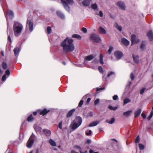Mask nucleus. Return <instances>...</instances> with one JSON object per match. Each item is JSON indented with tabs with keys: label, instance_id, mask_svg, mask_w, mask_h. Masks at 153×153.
Listing matches in <instances>:
<instances>
[{
	"label": "nucleus",
	"instance_id": "f257e3e1",
	"mask_svg": "<svg viewBox=\"0 0 153 153\" xmlns=\"http://www.w3.org/2000/svg\"><path fill=\"white\" fill-rule=\"evenodd\" d=\"M23 25L20 22L15 21L14 22L13 29L14 35L19 36L21 34L23 29Z\"/></svg>",
	"mask_w": 153,
	"mask_h": 153
},
{
	"label": "nucleus",
	"instance_id": "f03ea898",
	"mask_svg": "<svg viewBox=\"0 0 153 153\" xmlns=\"http://www.w3.org/2000/svg\"><path fill=\"white\" fill-rule=\"evenodd\" d=\"M68 38L65 39L61 44V46L63 48V51L65 52H71L74 50V45H68L67 44Z\"/></svg>",
	"mask_w": 153,
	"mask_h": 153
},
{
	"label": "nucleus",
	"instance_id": "7ed1b4c3",
	"mask_svg": "<svg viewBox=\"0 0 153 153\" xmlns=\"http://www.w3.org/2000/svg\"><path fill=\"white\" fill-rule=\"evenodd\" d=\"M82 122V120L81 117L79 116L76 117L70 125L71 129L73 131L75 130L81 124Z\"/></svg>",
	"mask_w": 153,
	"mask_h": 153
},
{
	"label": "nucleus",
	"instance_id": "20e7f679",
	"mask_svg": "<svg viewBox=\"0 0 153 153\" xmlns=\"http://www.w3.org/2000/svg\"><path fill=\"white\" fill-rule=\"evenodd\" d=\"M61 1L65 9L69 12L70 11V8L67 3L69 4L72 5L74 3L73 0H66V1L65 0H61Z\"/></svg>",
	"mask_w": 153,
	"mask_h": 153
},
{
	"label": "nucleus",
	"instance_id": "39448f33",
	"mask_svg": "<svg viewBox=\"0 0 153 153\" xmlns=\"http://www.w3.org/2000/svg\"><path fill=\"white\" fill-rule=\"evenodd\" d=\"M35 137V135L32 134L30 137L27 143V147L28 148H30L32 147L34 142Z\"/></svg>",
	"mask_w": 153,
	"mask_h": 153
},
{
	"label": "nucleus",
	"instance_id": "423d86ee",
	"mask_svg": "<svg viewBox=\"0 0 153 153\" xmlns=\"http://www.w3.org/2000/svg\"><path fill=\"white\" fill-rule=\"evenodd\" d=\"M33 23L28 18L27 21L26 28H29L30 32H32L33 29Z\"/></svg>",
	"mask_w": 153,
	"mask_h": 153
},
{
	"label": "nucleus",
	"instance_id": "0eeeda50",
	"mask_svg": "<svg viewBox=\"0 0 153 153\" xmlns=\"http://www.w3.org/2000/svg\"><path fill=\"white\" fill-rule=\"evenodd\" d=\"M90 38L96 42H99L101 40L99 35L95 34H92Z\"/></svg>",
	"mask_w": 153,
	"mask_h": 153
},
{
	"label": "nucleus",
	"instance_id": "6e6552de",
	"mask_svg": "<svg viewBox=\"0 0 153 153\" xmlns=\"http://www.w3.org/2000/svg\"><path fill=\"white\" fill-rule=\"evenodd\" d=\"M10 74V71L9 69H7L5 71V74H4L2 76L1 81L3 82L5 81L7 78H8Z\"/></svg>",
	"mask_w": 153,
	"mask_h": 153
},
{
	"label": "nucleus",
	"instance_id": "1a4fd4ad",
	"mask_svg": "<svg viewBox=\"0 0 153 153\" xmlns=\"http://www.w3.org/2000/svg\"><path fill=\"white\" fill-rule=\"evenodd\" d=\"M4 14L5 15V16L6 19V20L7 21V32L8 33V41L10 42H12L11 38L10 37V36L8 34V31L10 32V30L9 29V25H8V17L7 15L6 14V13L4 12Z\"/></svg>",
	"mask_w": 153,
	"mask_h": 153
},
{
	"label": "nucleus",
	"instance_id": "9d476101",
	"mask_svg": "<svg viewBox=\"0 0 153 153\" xmlns=\"http://www.w3.org/2000/svg\"><path fill=\"white\" fill-rule=\"evenodd\" d=\"M114 54L116 58L118 60L120 59L123 56L122 52L119 51H116Z\"/></svg>",
	"mask_w": 153,
	"mask_h": 153
},
{
	"label": "nucleus",
	"instance_id": "9b49d317",
	"mask_svg": "<svg viewBox=\"0 0 153 153\" xmlns=\"http://www.w3.org/2000/svg\"><path fill=\"white\" fill-rule=\"evenodd\" d=\"M117 5L121 9L124 10L126 9V5L125 3L122 1H119L117 3Z\"/></svg>",
	"mask_w": 153,
	"mask_h": 153
},
{
	"label": "nucleus",
	"instance_id": "f8f14e48",
	"mask_svg": "<svg viewBox=\"0 0 153 153\" xmlns=\"http://www.w3.org/2000/svg\"><path fill=\"white\" fill-rule=\"evenodd\" d=\"M115 73L114 71H109L108 73L107 76H105V75H104L102 77V79L103 81L106 80L107 77H109L111 76H115Z\"/></svg>",
	"mask_w": 153,
	"mask_h": 153
},
{
	"label": "nucleus",
	"instance_id": "ddd939ff",
	"mask_svg": "<svg viewBox=\"0 0 153 153\" xmlns=\"http://www.w3.org/2000/svg\"><path fill=\"white\" fill-rule=\"evenodd\" d=\"M34 128L37 133H39L42 134V128L36 124L34 125L33 126Z\"/></svg>",
	"mask_w": 153,
	"mask_h": 153
},
{
	"label": "nucleus",
	"instance_id": "4468645a",
	"mask_svg": "<svg viewBox=\"0 0 153 153\" xmlns=\"http://www.w3.org/2000/svg\"><path fill=\"white\" fill-rule=\"evenodd\" d=\"M136 37L135 35L133 34L131 36V45L135 43H137L140 41L139 39H136Z\"/></svg>",
	"mask_w": 153,
	"mask_h": 153
},
{
	"label": "nucleus",
	"instance_id": "2eb2a0df",
	"mask_svg": "<svg viewBox=\"0 0 153 153\" xmlns=\"http://www.w3.org/2000/svg\"><path fill=\"white\" fill-rule=\"evenodd\" d=\"M147 36L150 41H152L153 40V33L152 30L149 31L148 32Z\"/></svg>",
	"mask_w": 153,
	"mask_h": 153
},
{
	"label": "nucleus",
	"instance_id": "dca6fc26",
	"mask_svg": "<svg viewBox=\"0 0 153 153\" xmlns=\"http://www.w3.org/2000/svg\"><path fill=\"white\" fill-rule=\"evenodd\" d=\"M92 0H84L82 2V4L85 7H87L89 5Z\"/></svg>",
	"mask_w": 153,
	"mask_h": 153
},
{
	"label": "nucleus",
	"instance_id": "f3484780",
	"mask_svg": "<svg viewBox=\"0 0 153 153\" xmlns=\"http://www.w3.org/2000/svg\"><path fill=\"white\" fill-rule=\"evenodd\" d=\"M40 111V114L41 115H42L43 116H44V115L48 113L49 111V110H47L46 108H44L42 111L38 110V111Z\"/></svg>",
	"mask_w": 153,
	"mask_h": 153
},
{
	"label": "nucleus",
	"instance_id": "a211bd4d",
	"mask_svg": "<svg viewBox=\"0 0 153 153\" xmlns=\"http://www.w3.org/2000/svg\"><path fill=\"white\" fill-rule=\"evenodd\" d=\"M13 51L15 55L17 57L19 55L20 50L18 47H16L14 49Z\"/></svg>",
	"mask_w": 153,
	"mask_h": 153
},
{
	"label": "nucleus",
	"instance_id": "6ab92c4d",
	"mask_svg": "<svg viewBox=\"0 0 153 153\" xmlns=\"http://www.w3.org/2000/svg\"><path fill=\"white\" fill-rule=\"evenodd\" d=\"M42 131L47 136H50L51 134V131L49 130L44 129H43Z\"/></svg>",
	"mask_w": 153,
	"mask_h": 153
},
{
	"label": "nucleus",
	"instance_id": "aec40b11",
	"mask_svg": "<svg viewBox=\"0 0 153 153\" xmlns=\"http://www.w3.org/2000/svg\"><path fill=\"white\" fill-rule=\"evenodd\" d=\"M132 57L134 62L136 63L139 62V56L138 55H134V54L132 55Z\"/></svg>",
	"mask_w": 153,
	"mask_h": 153
},
{
	"label": "nucleus",
	"instance_id": "412c9836",
	"mask_svg": "<svg viewBox=\"0 0 153 153\" xmlns=\"http://www.w3.org/2000/svg\"><path fill=\"white\" fill-rule=\"evenodd\" d=\"M121 42L126 46L128 45L129 43V41L125 38H123L121 39Z\"/></svg>",
	"mask_w": 153,
	"mask_h": 153
},
{
	"label": "nucleus",
	"instance_id": "4be33fe9",
	"mask_svg": "<svg viewBox=\"0 0 153 153\" xmlns=\"http://www.w3.org/2000/svg\"><path fill=\"white\" fill-rule=\"evenodd\" d=\"M98 30L99 33L102 34H105L106 33V30L102 27L100 26Z\"/></svg>",
	"mask_w": 153,
	"mask_h": 153
},
{
	"label": "nucleus",
	"instance_id": "5701e85b",
	"mask_svg": "<svg viewBox=\"0 0 153 153\" xmlns=\"http://www.w3.org/2000/svg\"><path fill=\"white\" fill-rule=\"evenodd\" d=\"M94 57V56L92 55H91L86 56L85 58V60L86 61H89L93 59Z\"/></svg>",
	"mask_w": 153,
	"mask_h": 153
},
{
	"label": "nucleus",
	"instance_id": "b1692460",
	"mask_svg": "<svg viewBox=\"0 0 153 153\" xmlns=\"http://www.w3.org/2000/svg\"><path fill=\"white\" fill-rule=\"evenodd\" d=\"M100 122L99 121H96L91 123L89 125V127H92L96 126L99 124Z\"/></svg>",
	"mask_w": 153,
	"mask_h": 153
},
{
	"label": "nucleus",
	"instance_id": "393cba45",
	"mask_svg": "<svg viewBox=\"0 0 153 153\" xmlns=\"http://www.w3.org/2000/svg\"><path fill=\"white\" fill-rule=\"evenodd\" d=\"M75 111V109H73L71 110L68 113L67 115V118H69L74 113Z\"/></svg>",
	"mask_w": 153,
	"mask_h": 153
},
{
	"label": "nucleus",
	"instance_id": "a878e982",
	"mask_svg": "<svg viewBox=\"0 0 153 153\" xmlns=\"http://www.w3.org/2000/svg\"><path fill=\"white\" fill-rule=\"evenodd\" d=\"M141 112V109L140 108L137 111H136L134 113L135 117H137L140 114Z\"/></svg>",
	"mask_w": 153,
	"mask_h": 153
},
{
	"label": "nucleus",
	"instance_id": "bb28decb",
	"mask_svg": "<svg viewBox=\"0 0 153 153\" xmlns=\"http://www.w3.org/2000/svg\"><path fill=\"white\" fill-rule=\"evenodd\" d=\"M132 112V110L128 111L123 113V115L125 117H129Z\"/></svg>",
	"mask_w": 153,
	"mask_h": 153
},
{
	"label": "nucleus",
	"instance_id": "cd10ccee",
	"mask_svg": "<svg viewBox=\"0 0 153 153\" xmlns=\"http://www.w3.org/2000/svg\"><path fill=\"white\" fill-rule=\"evenodd\" d=\"M7 14L8 15L10 19L12 18L14 16V13L13 12L10 10H8L7 12Z\"/></svg>",
	"mask_w": 153,
	"mask_h": 153
},
{
	"label": "nucleus",
	"instance_id": "c85d7f7f",
	"mask_svg": "<svg viewBox=\"0 0 153 153\" xmlns=\"http://www.w3.org/2000/svg\"><path fill=\"white\" fill-rule=\"evenodd\" d=\"M56 14L58 16L62 19H64L65 18L64 15L61 12L59 11H57Z\"/></svg>",
	"mask_w": 153,
	"mask_h": 153
},
{
	"label": "nucleus",
	"instance_id": "c756f323",
	"mask_svg": "<svg viewBox=\"0 0 153 153\" xmlns=\"http://www.w3.org/2000/svg\"><path fill=\"white\" fill-rule=\"evenodd\" d=\"M49 143L50 145L53 146H56V144L55 142L52 139H50L49 140Z\"/></svg>",
	"mask_w": 153,
	"mask_h": 153
},
{
	"label": "nucleus",
	"instance_id": "7c9ffc66",
	"mask_svg": "<svg viewBox=\"0 0 153 153\" xmlns=\"http://www.w3.org/2000/svg\"><path fill=\"white\" fill-rule=\"evenodd\" d=\"M87 97V96L86 95H85L82 98V100H81L79 102V105H78V106L79 107H81L82 106L83 104V99H86V98Z\"/></svg>",
	"mask_w": 153,
	"mask_h": 153
},
{
	"label": "nucleus",
	"instance_id": "2f4dec72",
	"mask_svg": "<svg viewBox=\"0 0 153 153\" xmlns=\"http://www.w3.org/2000/svg\"><path fill=\"white\" fill-rule=\"evenodd\" d=\"M146 45V42L143 41L142 42L140 45V48L142 50H144Z\"/></svg>",
	"mask_w": 153,
	"mask_h": 153
},
{
	"label": "nucleus",
	"instance_id": "473e14b6",
	"mask_svg": "<svg viewBox=\"0 0 153 153\" xmlns=\"http://www.w3.org/2000/svg\"><path fill=\"white\" fill-rule=\"evenodd\" d=\"M74 148H76L77 149H79V151L80 153H86L87 152V150H85L84 152H82V151L81 148L79 146L76 145L74 146Z\"/></svg>",
	"mask_w": 153,
	"mask_h": 153
},
{
	"label": "nucleus",
	"instance_id": "72a5a7b5",
	"mask_svg": "<svg viewBox=\"0 0 153 153\" xmlns=\"http://www.w3.org/2000/svg\"><path fill=\"white\" fill-rule=\"evenodd\" d=\"M114 26L115 28L117 29L119 31H122V27L120 25H119L116 22H115V23Z\"/></svg>",
	"mask_w": 153,
	"mask_h": 153
},
{
	"label": "nucleus",
	"instance_id": "f704fd0d",
	"mask_svg": "<svg viewBox=\"0 0 153 153\" xmlns=\"http://www.w3.org/2000/svg\"><path fill=\"white\" fill-rule=\"evenodd\" d=\"M34 119L32 114H31L27 118V120L29 122H32Z\"/></svg>",
	"mask_w": 153,
	"mask_h": 153
},
{
	"label": "nucleus",
	"instance_id": "c9c22d12",
	"mask_svg": "<svg viewBox=\"0 0 153 153\" xmlns=\"http://www.w3.org/2000/svg\"><path fill=\"white\" fill-rule=\"evenodd\" d=\"M132 82L131 81H128V83L127 84L126 87V91H128V90L130 88V86L131 84L132 83Z\"/></svg>",
	"mask_w": 153,
	"mask_h": 153
},
{
	"label": "nucleus",
	"instance_id": "e433bc0d",
	"mask_svg": "<svg viewBox=\"0 0 153 153\" xmlns=\"http://www.w3.org/2000/svg\"><path fill=\"white\" fill-rule=\"evenodd\" d=\"M72 38H76L79 40H80L82 39V37L79 35L77 34H74L72 36Z\"/></svg>",
	"mask_w": 153,
	"mask_h": 153
},
{
	"label": "nucleus",
	"instance_id": "4c0bfd02",
	"mask_svg": "<svg viewBox=\"0 0 153 153\" xmlns=\"http://www.w3.org/2000/svg\"><path fill=\"white\" fill-rule=\"evenodd\" d=\"M131 100L128 98H126L123 100V105H125L127 103L130 102Z\"/></svg>",
	"mask_w": 153,
	"mask_h": 153
},
{
	"label": "nucleus",
	"instance_id": "58836bf2",
	"mask_svg": "<svg viewBox=\"0 0 153 153\" xmlns=\"http://www.w3.org/2000/svg\"><path fill=\"white\" fill-rule=\"evenodd\" d=\"M3 68L4 70L6 69L7 68V65L5 62H3L2 64Z\"/></svg>",
	"mask_w": 153,
	"mask_h": 153
},
{
	"label": "nucleus",
	"instance_id": "ea45409f",
	"mask_svg": "<svg viewBox=\"0 0 153 153\" xmlns=\"http://www.w3.org/2000/svg\"><path fill=\"white\" fill-rule=\"evenodd\" d=\"M68 38L67 39V44L68 45H74V44L73 43V40L72 39H68Z\"/></svg>",
	"mask_w": 153,
	"mask_h": 153
},
{
	"label": "nucleus",
	"instance_id": "a19ab883",
	"mask_svg": "<svg viewBox=\"0 0 153 153\" xmlns=\"http://www.w3.org/2000/svg\"><path fill=\"white\" fill-rule=\"evenodd\" d=\"M91 7L94 10H97L98 8V6L96 3L92 4Z\"/></svg>",
	"mask_w": 153,
	"mask_h": 153
},
{
	"label": "nucleus",
	"instance_id": "79ce46f5",
	"mask_svg": "<svg viewBox=\"0 0 153 153\" xmlns=\"http://www.w3.org/2000/svg\"><path fill=\"white\" fill-rule=\"evenodd\" d=\"M103 56L101 53L100 54V62L101 64L102 65L104 64L103 61Z\"/></svg>",
	"mask_w": 153,
	"mask_h": 153
},
{
	"label": "nucleus",
	"instance_id": "37998d69",
	"mask_svg": "<svg viewBox=\"0 0 153 153\" xmlns=\"http://www.w3.org/2000/svg\"><path fill=\"white\" fill-rule=\"evenodd\" d=\"M114 121L115 119L114 118H112L110 121H108V120H107L106 122L107 123H108L109 124H112L114 123Z\"/></svg>",
	"mask_w": 153,
	"mask_h": 153
},
{
	"label": "nucleus",
	"instance_id": "c03bdc74",
	"mask_svg": "<svg viewBox=\"0 0 153 153\" xmlns=\"http://www.w3.org/2000/svg\"><path fill=\"white\" fill-rule=\"evenodd\" d=\"M108 108L110 110L115 111L117 109V106L113 107L111 105H109L108 106Z\"/></svg>",
	"mask_w": 153,
	"mask_h": 153
},
{
	"label": "nucleus",
	"instance_id": "a18cd8bd",
	"mask_svg": "<svg viewBox=\"0 0 153 153\" xmlns=\"http://www.w3.org/2000/svg\"><path fill=\"white\" fill-rule=\"evenodd\" d=\"M47 33L48 34H50L51 32V27L50 26H48L47 27Z\"/></svg>",
	"mask_w": 153,
	"mask_h": 153
},
{
	"label": "nucleus",
	"instance_id": "49530a36",
	"mask_svg": "<svg viewBox=\"0 0 153 153\" xmlns=\"http://www.w3.org/2000/svg\"><path fill=\"white\" fill-rule=\"evenodd\" d=\"M98 70L100 72V73L101 74H103L104 71H103V69L102 68V67L101 66H99L98 68Z\"/></svg>",
	"mask_w": 153,
	"mask_h": 153
},
{
	"label": "nucleus",
	"instance_id": "de8ad7c7",
	"mask_svg": "<svg viewBox=\"0 0 153 153\" xmlns=\"http://www.w3.org/2000/svg\"><path fill=\"white\" fill-rule=\"evenodd\" d=\"M139 147L140 150H143L145 148L144 146L143 145L140 143L139 144Z\"/></svg>",
	"mask_w": 153,
	"mask_h": 153
},
{
	"label": "nucleus",
	"instance_id": "09e8293b",
	"mask_svg": "<svg viewBox=\"0 0 153 153\" xmlns=\"http://www.w3.org/2000/svg\"><path fill=\"white\" fill-rule=\"evenodd\" d=\"M153 116V111H151L150 115L149 117L147 118V119L148 120H150L151 118Z\"/></svg>",
	"mask_w": 153,
	"mask_h": 153
},
{
	"label": "nucleus",
	"instance_id": "8fccbe9b",
	"mask_svg": "<svg viewBox=\"0 0 153 153\" xmlns=\"http://www.w3.org/2000/svg\"><path fill=\"white\" fill-rule=\"evenodd\" d=\"M113 50V47L112 46H110L109 47V49L108 50V53H109V54H111L112 51Z\"/></svg>",
	"mask_w": 153,
	"mask_h": 153
},
{
	"label": "nucleus",
	"instance_id": "3c124183",
	"mask_svg": "<svg viewBox=\"0 0 153 153\" xmlns=\"http://www.w3.org/2000/svg\"><path fill=\"white\" fill-rule=\"evenodd\" d=\"M58 127L59 128H60V129H62V121L59 123L58 124Z\"/></svg>",
	"mask_w": 153,
	"mask_h": 153
},
{
	"label": "nucleus",
	"instance_id": "603ef678",
	"mask_svg": "<svg viewBox=\"0 0 153 153\" xmlns=\"http://www.w3.org/2000/svg\"><path fill=\"white\" fill-rule=\"evenodd\" d=\"M118 99V97L117 95H115L113 97V99L114 100H117Z\"/></svg>",
	"mask_w": 153,
	"mask_h": 153
},
{
	"label": "nucleus",
	"instance_id": "864d4df0",
	"mask_svg": "<svg viewBox=\"0 0 153 153\" xmlns=\"http://www.w3.org/2000/svg\"><path fill=\"white\" fill-rule=\"evenodd\" d=\"M134 76L133 73H131V74L130 77L132 80H134Z\"/></svg>",
	"mask_w": 153,
	"mask_h": 153
},
{
	"label": "nucleus",
	"instance_id": "5fc2aeb1",
	"mask_svg": "<svg viewBox=\"0 0 153 153\" xmlns=\"http://www.w3.org/2000/svg\"><path fill=\"white\" fill-rule=\"evenodd\" d=\"M146 88H143L140 90V94H142L144 92V91L146 90Z\"/></svg>",
	"mask_w": 153,
	"mask_h": 153
},
{
	"label": "nucleus",
	"instance_id": "6e6d98bb",
	"mask_svg": "<svg viewBox=\"0 0 153 153\" xmlns=\"http://www.w3.org/2000/svg\"><path fill=\"white\" fill-rule=\"evenodd\" d=\"M100 100L99 99H97L95 100V101L94 102V104L95 105H97V104H99V103L100 102Z\"/></svg>",
	"mask_w": 153,
	"mask_h": 153
},
{
	"label": "nucleus",
	"instance_id": "4d7b16f0",
	"mask_svg": "<svg viewBox=\"0 0 153 153\" xmlns=\"http://www.w3.org/2000/svg\"><path fill=\"white\" fill-rule=\"evenodd\" d=\"M139 140H140V138L139 137V136L138 135L137 136V137L136 138V139L135 141V143H138L139 142Z\"/></svg>",
	"mask_w": 153,
	"mask_h": 153
},
{
	"label": "nucleus",
	"instance_id": "13d9d810",
	"mask_svg": "<svg viewBox=\"0 0 153 153\" xmlns=\"http://www.w3.org/2000/svg\"><path fill=\"white\" fill-rule=\"evenodd\" d=\"M82 32H83L84 33H86L87 32V29L83 27L82 28Z\"/></svg>",
	"mask_w": 153,
	"mask_h": 153
},
{
	"label": "nucleus",
	"instance_id": "bf43d9fd",
	"mask_svg": "<svg viewBox=\"0 0 153 153\" xmlns=\"http://www.w3.org/2000/svg\"><path fill=\"white\" fill-rule=\"evenodd\" d=\"M98 15H99L100 17H102L103 16V13L101 11H99V14Z\"/></svg>",
	"mask_w": 153,
	"mask_h": 153
},
{
	"label": "nucleus",
	"instance_id": "052dcab7",
	"mask_svg": "<svg viewBox=\"0 0 153 153\" xmlns=\"http://www.w3.org/2000/svg\"><path fill=\"white\" fill-rule=\"evenodd\" d=\"M92 131L91 130H89V131L88 132H86V134L87 135H89L91 134Z\"/></svg>",
	"mask_w": 153,
	"mask_h": 153
},
{
	"label": "nucleus",
	"instance_id": "680f3d73",
	"mask_svg": "<svg viewBox=\"0 0 153 153\" xmlns=\"http://www.w3.org/2000/svg\"><path fill=\"white\" fill-rule=\"evenodd\" d=\"M105 89V87H101V88H97V91L102 90Z\"/></svg>",
	"mask_w": 153,
	"mask_h": 153
},
{
	"label": "nucleus",
	"instance_id": "e2e57ef3",
	"mask_svg": "<svg viewBox=\"0 0 153 153\" xmlns=\"http://www.w3.org/2000/svg\"><path fill=\"white\" fill-rule=\"evenodd\" d=\"M141 116L143 118H145L146 117V114L144 113H142V114Z\"/></svg>",
	"mask_w": 153,
	"mask_h": 153
},
{
	"label": "nucleus",
	"instance_id": "0e129e2a",
	"mask_svg": "<svg viewBox=\"0 0 153 153\" xmlns=\"http://www.w3.org/2000/svg\"><path fill=\"white\" fill-rule=\"evenodd\" d=\"M91 100V98H88L87 99V101H86V103L87 104H88L89 103L90 101Z\"/></svg>",
	"mask_w": 153,
	"mask_h": 153
},
{
	"label": "nucleus",
	"instance_id": "69168bd1",
	"mask_svg": "<svg viewBox=\"0 0 153 153\" xmlns=\"http://www.w3.org/2000/svg\"><path fill=\"white\" fill-rule=\"evenodd\" d=\"M24 122H23L22 124H21V126H20V130L22 129L23 127V125H24Z\"/></svg>",
	"mask_w": 153,
	"mask_h": 153
},
{
	"label": "nucleus",
	"instance_id": "338daca9",
	"mask_svg": "<svg viewBox=\"0 0 153 153\" xmlns=\"http://www.w3.org/2000/svg\"><path fill=\"white\" fill-rule=\"evenodd\" d=\"M91 140H88L87 141V143L88 144H89L91 143Z\"/></svg>",
	"mask_w": 153,
	"mask_h": 153
},
{
	"label": "nucleus",
	"instance_id": "774afa93",
	"mask_svg": "<svg viewBox=\"0 0 153 153\" xmlns=\"http://www.w3.org/2000/svg\"><path fill=\"white\" fill-rule=\"evenodd\" d=\"M71 153H79L78 152H76L74 150H72L71 151Z\"/></svg>",
	"mask_w": 153,
	"mask_h": 153
}]
</instances>
